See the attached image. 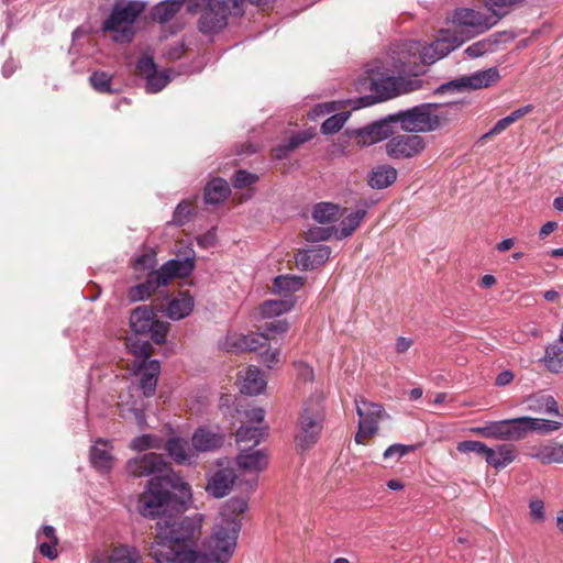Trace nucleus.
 <instances>
[{
	"label": "nucleus",
	"mask_w": 563,
	"mask_h": 563,
	"mask_svg": "<svg viewBox=\"0 0 563 563\" xmlns=\"http://www.w3.org/2000/svg\"><path fill=\"white\" fill-rule=\"evenodd\" d=\"M530 518L536 523H542L545 520L544 503L541 499H532L529 503Z\"/></svg>",
	"instance_id": "obj_55"
},
{
	"label": "nucleus",
	"mask_w": 563,
	"mask_h": 563,
	"mask_svg": "<svg viewBox=\"0 0 563 563\" xmlns=\"http://www.w3.org/2000/svg\"><path fill=\"white\" fill-rule=\"evenodd\" d=\"M542 361L550 372L558 373L563 368V333L547 346Z\"/></svg>",
	"instance_id": "obj_34"
},
{
	"label": "nucleus",
	"mask_w": 563,
	"mask_h": 563,
	"mask_svg": "<svg viewBox=\"0 0 563 563\" xmlns=\"http://www.w3.org/2000/svg\"><path fill=\"white\" fill-rule=\"evenodd\" d=\"M258 180V176L252 174L244 169H239L235 172L234 177L232 179V185L234 188L242 189L249 187Z\"/></svg>",
	"instance_id": "obj_53"
},
{
	"label": "nucleus",
	"mask_w": 563,
	"mask_h": 563,
	"mask_svg": "<svg viewBox=\"0 0 563 563\" xmlns=\"http://www.w3.org/2000/svg\"><path fill=\"white\" fill-rule=\"evenodd\" d=\"M236 464L243 471L260 473L267 467L268 457L263 450L243 449L236 457Z\"/></svg>",
	"instance_id": "obj_22"
},
{
	"label": "nucleus",
	"mask_w": 563,
	"mask_h": 563,
	"mask_svg": "<svg viewBox=\"0 0 563 563\" xmlns=\"http://www.w3.org/2000/svg\"><path fill=\"white\" fill-rule=\"evenodd\" d=\"M140 554L139 551L129 545L115 547L110 556L109 563H139Z\"/></svg>",
	"instance_id": "obj_44"
},
{
	"label": "nucleus",
	"mask_w": 563,
	"mask_h": 563,
	"mask_svg": "<svg viewBox=\"0 0 563 563\" xmlns=\"http://www.w3.org/2000/svg\"><path fill=\"white\" fill-rule=\"evenodd\" d=\"M37 550L40 554L54 561L58 558V538L53 526H43L36 533Z\"/></svg>",
	"instance_id": "obj_23"
},
{
	"label": "nucleus",
	"mask_w": 563,
	"mask_h": 563,
	"mask_svg": "<svg viewBox=\"0 0 563 563\" xmlns=\"http://www.w3.org/2000/svg\"><path fill=\"white\" fill-rule=\"evenodd\" d=\"M531 456L543 464L563 463V444L552 443L540 446Z\"/></svg>",
	"instance_id": "obj_38"
},
{
	"label": "nucleus",
	"mask_w": 563,
	"mask_h": 563,
	"mask_svg": "<svg viewBox=\"0 0 563 563\" xmlns=\"http://www.w3.org/2000/svg\"><path fill=\"white\" fill-rule=\"evenodd\" d=\"M184 0H165L157 3L152 10V19L159 23L170 21L180 10Z\"/></svg>",
	"instance_id": "obj_37"
},
{
	"label": "nucleus",
	"mask_w": 563,
	"mask_h": 563,
	"mask_svg": "<svg viewBox=\"0 0 563 563\" xmlns=\"http://www.w3.org/2000/svg\"><path fill=\"white\" fill-rule=\"evenodd\" d=\"M340 208L335 203L319 202L313 207L312 218L319 223H331L339 219Z\"/></svg>",
	"instance_id": "obj_41"
},
{
	"label": "nucleus",
	"mask_w": 563,
	"mask_h": 563,
	"mask_svg": "<svg viewBox=\"0 0 563 563\" xmlns=\"http://www.w3.org/2000/svg\"><path fill=\"white\" fill-rule=\"evenodd\" d=\"M234 481L233 470H219L209 478L206 490L214 498H222L230 493Z\"/></svg>",
	"instance_id": "obj_21"
},
{
	"label": "nucleus",
	"mask_w": 563,
	"mask_h": 563,
	"mask_svg": "<svg viewBox=\"0 0 563 563\" xmlns=\"http://www.w3.org/2000/svg\"><path fill=\"white\" fill-rule=\"evenodd\" d=\"M528 410L540 415L561 416L556 400L551 395L536 394L527 399Z\"/></svg>",
	"instance_id": "obj_33"
},
{
	"label": "nucleus",
	"mask_w": 563,
	"mask_h": 563,
	"mask_svg": "<svg viewBox=\"0 0 563 563\" xmlns=\"http://www.w3.org/2000/svg\"><path fill=\"white\" fill-rule=\"evenodd\" d=\"M155 265V255L151 253L141 254L135 258L134 267L135 269H150Z\"/></svg>",
	"instance_id": "obj_61"
},
{
	"label": "nucleus",
	"mask_w": 563,
	"mask_h": 563,
	"mask_svg": "<svg viewBox=\"0 0 563 563\" xmlns=\"http://www.w3.org/2000/svg\"><path fill=\"white\" fill-rule=\"evenodd\" d=\"M331 255L327 245H318L299 254L297 264L305 271L314 269L323 265Z\"/></svg>",
	"instance_id": "obj_27"
},
{
	"label": "nucleus",
	"mask_w": 563,
	"mask_h": 563,
	"mask_svg": "<svg viewBox=\"0 0 563 563\" xmlns=\"http://www.w3.org/2000/svg\"><path fill=\"white\" fill-rule=\"evenodd\" d=\"M191 209L187 201H181L177 205L174 214L173 223L176 225H184L190 220Z\"/></svg>",
	"instance_id": "obj_54"
},
{
	"label": "nucleus",
	"mask_w": 563,
	"mask_h": 563,
	"mask_svg": "<svg viewBox=\"0 0 563 563\" xmlns=\"http://www.w3.org/2000/svg\"><path fill=\"white\" fill-rule=\"evenodd\" d=\"M439 103H421L412 108L390 113L400 129L410 133L431 132L440 126L442 117L438 113Z\"/></svg>",
	"instance_id": "obj_7"
},
{
	"label": "nucleus",
	"mask_w": 563,
	"mask_h": 563,
	"mask_svg": "<svg viewBox=\"0 0 563 563\" xmlns=\"http://www.w3.org/2000/svg\"><path fill=\"white\" fill-rule=\"evenodd\" d=\"M497 19L493 13L487 16L473 9L462 8L457 9L453 15V22L457 25L470 27L476 33H484L497 24Z\"/></svg>",
	"instance_id": "obj_17"
},
{
	"label": "nucleus",
	"mask_w": 563,
	"mask_h": 563,
	"mask_svg": "<svg viewBox=\"0 0 563 563\" xmlns=\"http://www.w3.org/2000/svg\"><path fill=\"white\" fill-rule=\"evenodd\" d=\"M245 339V345L244 351H256L260 346H264L267 344V341H265V335L262 332L261 334H246L244 335Z\"/></svg>",
	"instance_id": "obj_58"
},
{
	"label": "nucleus",
	"mask_w": 563,
	"mask_h": 563,
	"mask_svg": "<svg viewBox=\"0 0 563 563\" xmlns=\"http://www.w3.org/2000/svg\"><path fill=\"white\" fill-rule=\"evenodd\" d=\"M128 473L133 477L154 475L148 482L140 499V514L145 518H154L163 514L173 501V490L180 495V504L185 506L191 500V490L175 472L169 471L161 454L146 453L132 459L126 464Z\"/></svg>",
	"instance_id": "obj_1"
},
{
	"label": "nucleus",
	"mask_w": 563,
	"mask_h": 563,
	"mask_svg": "<svg viewBox=\"0 0 563 563\" xmlns=\"http://www.w3.org/2000/svg\"><path fill=\"white\" fill-rule=\"evenodd\" d=\"M305 284V278L295 275H279L273 282V292L285 298H294L292 294L298 291Z\"/></svg>",
	"instance_id": "obj_32"
},
{
	"label": "nucleus",
	"mask_w": 563,
	"mask_h": 563,
	"mask_svg": "<svg viewBox=\"0 0 563 563\" xmlns=\"http://www.w3.org/2000/svg\"><path fill=\"white\" fill-rule=\"evenodd\" d=\"M330 236V229L314 228L309 230L308 232V239L313 241H327Z\"/></svg>",
	"instance_id": "obj_64"
},
{
	"label": "nucleus",
	"mask_w": 563,
	"mask_h": 563,
	"mask_svg": "<svg viewBox=\"0 0 563 563\" xmlns=\"http://www.w3.org/2000/svg\"><path fill=\"white\" fill-rule=\"evenodd\" d=\"M133 366L134 374L140 377L139 384L130 387V399L126 401L122 400L119 406L123 417H126L125 411H128L134 417L137 426L144 427L146 423L144 404L143 400H133L134 394L142 393L146 398L155 395L161 373V363L157 360H141L134 363Z\"/></svg>",
	"instance_id": "obj_4"
},
{
	"label": "nucleus",
	"mask_w": 563,
	"mask_h": 563,
	"mask_svg": "<svg viewBox=\"0 0 563 563\" xmlns=\"http://www.w3.org/2000/svg\"><path fill=\"white\" fill-rule=\"evenodd\" d=\"M523 0H485L487 9L497 18L501 19L508 13V9Z\"/></svg>",
	"instance_id": "obj_48"
},
{
	"label": "nucleus",
	"mask_w": 563,
	"mask_h": 563,
	"mask_svg": "<svg viewBox=\"0 0 563 563\" xmlns=\"http://www.w3.org/2000/svg\"><path fill=\"white\" fill-rule=\"evenodd\" d=\"M238 534L239 527L234 522L230 528L216 526L212 534L203 542V552H172L167 549V554L173 556H164L161 560H172L176 563H228L234 552Z\"/></svg>",
	"instance_id": "obj_3"
},
{
	"label": "nucleus",
	"mask_w": 563,
	"mask_h": 563,
	"mask_svg": "<svg viewBox=\"0 0 563 563\" xmlns=\"http://www.w3.org/2000/svg\"><path fill=\"white\" fill-rule=\"evenodd\" d=\"M244 346H246L244 335L238 333H229L222 343V347L232 353L244 352Z\"/></svg>",
	"instance_id": "obj_52"
},
{
	"label": "nucleus",
	"mask_w": 563,
	"mask_h": 563,
	"mask_svg": "<svg viewBox=\"0 0 563 563\" xmlns=\"http://www.w3.org/2000/svg\"><path fill=\"white\" fill-rule=\"evenodd\" d=\"M426 147L424 139L418 134H398L385 144V152L391 159H409L418 156Z\"/></svg>",
	"instance_id": "obj_15"
},
{
	"label": "nucleus",
	"mask_w": 563,
	"mask_h": 563,
	"mask_svg": "<svg viewBox=\"0 0 563 563\" xmlns=\"http://www.w3.org/2000/svg\"><path fill=\"white\" fill-rule=\"evenodd\" d=\"M397 169L390 165H378L368 175V185L373 189H384L397 179Z\"/></svg>",
	"instance_id": "obj_30"
},
{
	"label": "nucleus",
	"mask_w": 563,
	"mask_h": 563,
	"mask_svg": "<svg viewBox=\"0 0 563 563\" xmlns=\"http://www.w3.org/2000/svg\"><path fill=\"white\" fill-rule=\"evenodd\" d=\"M490 43L488 41H478L466 47L465 54L471 58L481 57L489 51Z\"/></svg>",
	"instance_id": "obj_57"
},
{
	"label": "nucleus",
	"mask_w": 563,
	"mask_h": 563,
	"mask_svg": "<svg viewBox=\"0 0 563 563\" xmlns=\"http://www.w3.org/2000/svg\"><path fill=\"white\" fill-rule=\"evenodd\" d=\"M168 456L178 465H191L196 462V451L192 450L188 441L179 438H169L164 445Z\"/></svg>",
	"instance_id": "obj_20"
},
{
	"label": "nucleus",
	"mask_w": 563,
	"mask_h": 563,
	"mask_svg": "<svg viewBox=\"0 0 563 563\" xmlns=\"http://www.w3.org/2000/svg\"><path fill=\"white\" fill-rule=\"evenodd\" d=\"M473 431L484 438L496 439L499 441L517 442L523 439L521 417L490 421L483 427L474 428Z\"/></svg>",
	"instance_id": "obj_14"
},
{
	"label": "nucleus",
	"mask_w": 563,
	"mask_h": 563,
	"mask_svg": "<svg viewBox=\"0 0 563 563\" xmlns=\"http://www.w3.org/2000/svg\"><path fill=\"white\" fill-rule=\"evenodd\" d=\"M176 277H187L195 268V256H185L184 258H173L166 262V271L170 269Z\"/></svg>",
	"instance_id": "obj_45"
},
{
	"label": "nucleus",
	"mask_w": 563,
	"mask_h": 563,
	"mask_svg": "<svg viewBox=\"0 0 563 563\" xmlns=\"http://www.w3.org/2000/svg\"><path fill=\"white\" fill-rule=\"evenodd\" d=\"M144 10L145 4L141 1L118 2L103 22L102 30L120 32L114 36L117 42H130L133 37L131 25Z\"/></svg>",
	"instance_id": "obj_8"
},
{
	"label": "nucleus",
	"mask_w": 563,
	"mask_h": 563,
	"mask_svg": "<svg viewBox=\"0 0 563 563\" xmlns=\"http://www.w3.org/2000/svg\"><path fill=\"white\" fill-rule=\"evenodd\" d=\"M393 124H397L390 114L375 121L357 131V142L362 145H372L379 141L390 139L394 134Z\"/></svg>",
	"instance_id": "obj_18"
},
{
	"label": "nucleus",
	"mask_w": 563,
	"mask_h": 563,
	"mask_svg": "<svg viewBox=\"0 0 563 563\" xmlns=\"http://www.w3.org/2000/svg\"><path fill=\"white\" fill-rule=\"evenodd\" d=\"M186 52L185 44L183 42H176L170 44L165 53L164 56L170 60H177L183 57V55Z\"/></svg>",
	"instance_id": "obj_60"
},
{
	"label": "nucleus",
	"mask_w": 563,
	"mask_h": 563,
	"mask_svg": "<svg viewBox=\"0 0 563 563\" xmlns=\"http://www.w3.org/2000/svg\"><path fill=\"white\" fill-rule=\"evenodd\" d=\"M266 435V428L260 426H241L236 431V442L250 443L253 448L264 439Z\"/></svg>",
	"instance_id": "obj_39"
},
{
	"label": "nucleus",
	"mask_w": 563,
	"mask_h": 563,
	"mask_svg": "<svg viewBox=\"0 0 563 563\" xmlns=\"http://www.w3.org/2000/svg\"><path fill=\"white\" fill-rule=\"evenodd\" d=\"M150 275L155 280V283H158V287L167 285L173 278L176 277L172 268L166 271V263L163 264L159 269L150 272Z\"/></svg>",
	"instance_id": "obj_56"
},
{
	"label": "nucleus",
	"mask_w": 563,
	"mask_h": 563,
	"mask_svg": "<svg viewBox=\"0 0 563 563\" xmlns=\"http://www.w3.org/2000/svg\"><path fill=\"white\" fill-rule=\"evenodd\" d=\"M261 361L266 367L273 368L279 362V351H265L261 354Z\"/></svg>",
	"instance_id": "obj_62"
},
{
	"label": "nucleus",
	"mask_w": 563,
	"mask_h": 563,
	"mask_svg": "<svg viewBox=\"0 0 563 563\" xmlns=\"http://www.w3.org/2000/svg\"><path fill=\"white\" fill-rule=\"evenodd\" d=\"M240 390L242 394L255 396L261 394L266 387V380L263 373L256 366H249L240 374Z\"/></svg>",
	"instance_id": "obj_25"
},
{
	"label": "nucleus",
	"mask_w": 563,
	"mask_h": 563,
	"mask_svg": "<svg viewBox=\"0 0 563 563\" xmlns=\"http://www.w3.org/2000/svg\"><path fill=\"white\" fill-rule=\"evenodd\" d=\"M422 87L418 78L406 79L401 76H380L369 80L372 95L358 99L360 107H369L377 102L395 98L401 93L416 91Z\"/></svg>",
	"instance_id": "obj_6"
},
{
	"label": "nucleus",
	"mask_w": 563,
	"mask_h": 563,
	"mask_svg": "<svg viewBox=\"0 0 563 563\" xmlns=\"http://www.w3.org/2000/svg\"><path fill=\"white\" fill-rule=\"evenodd\" d=\"M313 133L310 131H301L297 132L296 134L291 135L286 143L279 145L275 150V156L278 159L285 158L290 152L302 145L303 143L308 142L313 137Z\"/></svg>",
	"instance_id": "obj_40"
},
{
	"label": "nucleus",
	"mask_w": 563,
	"mask_h": 563,
	"mask_svg": "<svg viewBox=\"0 0 563 563\" xmlns=\"http://www.w3.org/2000/svg\"><path fill=\"white\" fill-rule=\"evenodd\" d=\"M131 446L133 450L139 452L148 449H161L162 440L151 434H143L133 439Z\"/></svg>",
	"instance_id": "obj_49"
},
{
	"label": "nucleus",
	"mask_w": 563,
	"mask_h": 563,
	"mask_svg": "<svg viewBox=\"0 0 563 563\" xmlns=\"http://www.w3.org/2000/svg\"><path fill=\"white\" fill-rule=\"evenodd\" d=\"M239 0H197L201 7V15L198 20V30L207 35L222 31L228 24L229 15H242V9L238 7Z\"/></svg>",
	"instance_id": "obj_5"
},
{
	"label": "nucleus",
	"mask_w": 563,
	"mask_h": 563,
	"mask_svg": "<svg viewBox=\"0 0 563 563\" xmlns=\"http://www.w3.org/2000/svg\"><path fill=\"white\" fill-rule=\"evenodd\" d=\"M324 411L321 397L310 398L303 406L299 417V432L296 440L301 450L312 446L322 430Z\"/></svg>",
	"instance_id": "obj_9"
},
{
	"label": "nucleus",
	"mask_w": 563,
	"mask_h": 563,
	"mask_svg": "<svg viewBox=\"0 0 563 563\" xmlns=\"http://www.w3.org/2000/svg\"><path fill=\"white\" fill-rule=\"evenodd\" d=\"M191 443L197 452L213 451L222 445L223 437L207 428L200 427L194 432Z\"/></svg>",
	"instance_id": "obj_28"
},
{
	"label": "nucleus",
	"mask_w": 563,
	"mask_h": 563,
	"mask_svg": "<svg viewBox=\"0 0 563 563\" xmlns=\"http://www.w3.org/2000/svg\"><path fill=\"white\" fill-rule=\"evenodd\" d=\"M288 329L289 323L285 319L272 320L265 322V324L262 327L265 341H268L274 334H282L287 332Z\"/></svg>",
	"instance_id": "obj_50"
},
{
	"label": "nucleus",
	"mask_w": 563,
	"mask_h": 563,
	"mask_svg": "<svg viewBox=\"0 0 563 563\" xmlns=\"http://www.w3.org/2000/svg\"><path fill=\"white\" fill-rule=\"evenodd\" d=\"M175 503L176 498L173 494V501L166 508ZM177 503L181 505L180 499L177 500ZM187 504L180 507L185 508ZM166 511L167 509H165L163 514L154 517H161L157 521V541L151 545L148 554L156 563H176L172 560H161L164 556H172L167 554V549L172 552L195 551L188 548V544L194 543L201 531L202 515L196 514L192 517H173L165 516Z\"/></svg>",
	"instance_id": "obj_2"
},
{
	"label": "nucleus",
	"mask_w": 563,
	"mask_h": 563,
	"mask_svg": "<svg viewBox=\"0 0 563 563\" xmlns=\"http://www.w3.org/2000/svg\"><path fill=\"white\" fill-rule=\"evenodd\" d=\"M137 74L145 79V90L156 93L163 90L170 81L167 70H157V66L151 56H143L136 63Z\"/></svg>",
	"instance_id": "obj_16"
},
{
	"label": "nucleus",
	"mask_w": 563,
	"mask_h": 563,
	"mask_svg": "<svg viewBox=\"0 0 563 563\" xmlns=\"http://www.w3.org/2000/svg\"><path fill=\"white\" fill-rule=\"evenodd\" d=\"M349 119L347 112H340L331 115L321 124L323 134H333L340 131Z\"/></svg>",
	"instance_id": "obj_47"
},
{
	"label": "nucleus",
	"mask_w": 563,
	"mask_h": 563,
	"mask_svg": "<svg viewBox=\"0 0 563 563\" xmlns=\"http://www.w3.org/2000/svg\"><path fill=\"white\" fill-rule=\"evenodd\" d=\"M355 405L356 413L360 418L355 441L363 443L365 438L372 437L378 431V423L385 411L380 404L372 402L364 398L355 399Z\"/></svg>",
	"instance_id": "obj_13"
},
{
	"label": "nucleus",
	"mask_w": 563,
	"mask_h": 563,
	"mask_svg": "<svg viewBox=\"0 0 563 563\" xmlns=\"http://www.w3.org/2000/svg\"><path fill=\"white\" fill-rule=\"evenodd\" d=\"M195 306V299L188 292H179L178 296L173 297L165 309L166 316L174 320L178 321L186 317H188Z\"/></svg>",
	"instance_id": "obj_26"
},
{
	"label": "nucleus",
	"mask_w": 563,
	"mask_h": 563,
	"mask_svg": "<svg viewBox=\"0 0 563 563\" xmlns=\"http://www.w3.org/2000/svg\"><path fill=\"white\" fill-rule=\"evenodd\" d=\"M157 288H159L158 283H155V280L148 274L145 282L140 283L129 289L128 296H129V299L133 302L142 301V300L150 298L151 295Z\"/></svg>",
	"instance_id": "obj_43"
},
{
	"label": "nucleus",
	"mask_w": 563,
	"mask_h": 563,
	"mask_svg": "<svg viewBox=\"0 0 563 563\" xmlns=\"http://www.w3.org/2000/svg\"><path fill=\"white\" fill-rule=\"evenodd\" d=\"M521 424H522V429H523V431H522L523 439L530 432H537L539 434H550L551 432L556 431L562 427V423L559 421L532 418L529 416L521 417Z\"/></svg>",
	"instance_id": "obj_31"
},
{
	"label": "nucleus",
	"mask_w": 563,
	"mask_h": 563,
	"mask_svg": "<svg viewBox=\"0 0 563 563\" xmlns=\"http://www.w3.org/2000/svg\"><path fill=\"white\" fill-rule=\"evenodd\" d=\"M130 327L135 335L148 338L156 344L165 342L169 329V324L157 320L153 309L145 305L132 310Z\"/></svg>",
	"instance_id": "obj_10"
},
{
	"label": "nucleus",
	"mask_w": 563,
	"mask_h": 563,
	"mask_svg": "<svg viewBox=\"0 0 563 563\" xmlns=\"http://www.w3.org/2000/svg\"><path fill=\"white\" fill-rule=\"evenodd\" d=\"M111 79H112V76L109 75L108 73L102 71V70H97L90 75L89 82L96 91L101 92V93H111L112 92Z\"/></svg>",
	"instance_id": "obj_46"
},
{
	"label": "nucleus",
	"mask_w": 563,
	"mask_h": 563,
	"mask_svg": "<svg viewBox=\"0 0 563 563\" xmlns=\"http://www.w3.org/2000/svg\"><path fill=\"white\" fill-rule=\"evenodd\" d=\"M517 457V451L512 444H499L490 448L486 456V463L496 470H501L511 464Z\"/></svg>",
	"instance_id": "obj_29"
},
{
	"label": "nucleus",
	"mask_w": 563,
	"mask_h": 563,
	"mask_svg": "<svg viewBox=\"0 0 563 563\" xmlns=\"http://www.w3.org/2000/svg\"><path fill=\"white\" fill-rule=\"evenodd\" d=\"M129 351L136 357L134 363L141 360H150L152 353V344L148 340H143L140 335L130 336L125 342Z\"/></svg>",
	"instance_id": "obj_42"
},
{
	"label": "nucleus",
	"mask_w": 563,
	"mask_h": 563,
	"mask_svg": "<svg viewBox=\"0 0 563 563\" xmlns=\"http://www.w3.org/2000/svg\"><path fill=\"white\" fill-rule=\"evenodd\" d=\"M457 451L460 453H476L479 455H484L485 457L488 455L490 448H488L485 443L481 441L466 440L460 442L457 444Z\"/></svg>",
	"instance_id": "obj_51"
},
{
	"label": "nucleus",
	"mask_w": 563,
	"mask_h": 563,
	"mask_svg": "<svg viewBox=\"0 0 563 563\" xmlns=\"http://www.w3.org/2000/svg\"><path fill=\"white\" fill-rule=\"evenodd\" d=\"M245 417L250 422H255L261 424L265 418V410L260 407H253L245 411Z\"/></svg>",
	"instance_id": "obj_63"
},
{
	"label": "nucleus",
	"mask_w": 563,
	"mask_h": 563,
	"mask_svg": "<svg viewBox=\"0 0 563 563\" xmlns=\"http://www.w3.org/2000/svg\"><path fill=\"white\" fill-rule=\"evenodd\" d=\"M110 442L99 439L90 450V462L101 473H108L113 466Z\"/></svg>",
	"instance_id": "obj_24"
},
{
	"label": "nucleus",
	"mask_w": 563,
	"mask_h": 563,
	"mask_svg": "<svg viewBox=\"0 0 563 563\" xmlns=\"http://www.w3.org/2000/svg\"><path fill=\"white\" fill-rule=\"evenodd\" d=\"M413 450L412 445H405V444H393L388 446L384 452V459H390L393 456L402 457L409 452Z\"/></svg>",
	"instance_id": "obj_59"
},
{
	"label": "nucleus",
	"mask_w": 563,
	"mask_h": 563,
	"mask_svg": "<svg viewBox=\"0 0 563 563\" xmlns=\"http://www.w3.org/2000/svg\"><path fill=\"white\" fill-rule=\"evenodd\" d=\"M230 186L223 178H214L205 188V201L208 205H218L230 195Z\"/></svg>",
	"instance_id": "obj_35"
},
{
	"label": "nucleus",
	"mask_w": 563,
	"mask_h": 563,
	"mask_svg": "<svg viewBox=\"0 0 563 563\" xmlns=\"http://www.w3.org/2000/svg\"><path fill=\"white\" fill-rule=\"evenodd\" d=\"M500 78L497 67L477 70L471 75H464L440 85L434 92L444 93L449 90L464 91L488 88Z\"/></svg>",
	"instance_id": "obj_12"
},
{
	"label": "nucleus",
	"mask_w": 563,
	"mask_h": 563,
	"mask_svg": "<svg viewBox=\"0 0 563 563\" xmlns=\"http://www.w3.org/2000/svg\"><path fill=\"white\" fill-rule=\"evenodd\" d=\"M462 41L457 36L449 32H441L440 37L432 42L429 46L423 47L420 54V64L413 62L411 67L405 69V73L413 77H418L426 73V66L435 63L437 60L445 57L449 53L457 48Z\"/></svg>",
	"instance_id": "obj_11"
},
{
	"label": "nucleus",
	"mask_w": 563,
	"mask_h": 563,
	"mask_svg": "<svg viewBox=\"0 0 563 563\" xmlns=\"http://www.w3.org/2000/svg\"><path fill=\"white\" fill-rule=\"evenodd\" d=\"M295 298L271 299L261 305V314L264 318H274L290 311L295 306Z\"/></svg>",
	"instance_id": "obj_36"
},
{
	"label": "nucleus",
	"mask_w": 563,
	"mask_h": 563,
	"mask_svg": "<svg viewBox=\"0 0 563 563\" xmlns=\"http://www.w3.org/2000/svg\"><path fill=\"white\" fill-rule=\"evenodd\" d=\"M373 200L360 199L356 202L355 210L349 213L340 222V229L336 232L338 239H345L351 236L354 231L360 227L362 221L365 219L368 209L374 205Z\"/></svg>",
	"instance_id": "obj_19"
}]
</instances>
